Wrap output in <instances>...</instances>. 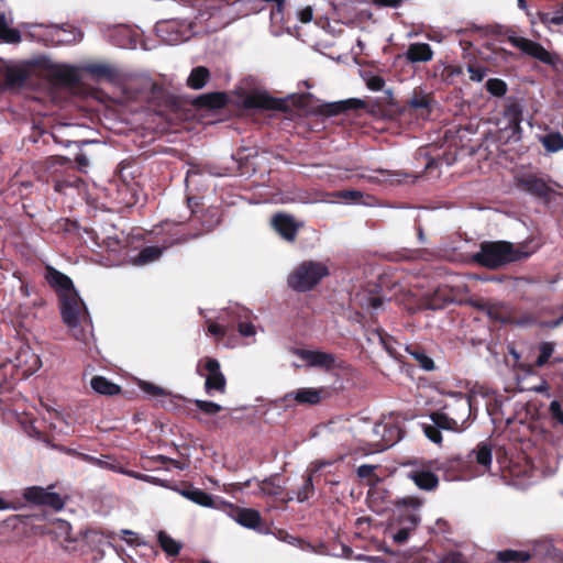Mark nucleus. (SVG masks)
<instances>
[{
  "instance_id": "603ef678",
  "label": "nucleus",
  "mask_w": 563,
  "mask_h": 563,
  "mask_svg": "<svg viewBox=\"0 0 563 563\" xmlns=\"http://www.w3.org/2000/svg\"><path fill=\"white\" fill-rule=\"evenodd\" d=\"M139 386L142 391L152 397L170 396L169 391L150 382H141Z\"/></svg>"
},
{
  "instance_id": "e2e57ef3",
  "label": "nucleus",
  "mask_w": 563,
  "mask_h": 563,
  "mask_svg": "<svg viewBox=\"0 0 563 563\" xmlns=\"http://www.w3.org/2000/svg\"><path fill=\"white\" fill-rule=\"evenodd\" d=\"M396 505L397 506L402 505L406 507H410L412 509H418L422 505V500L417 497L408 496V497H404L400 500H398L396 503Z\"/></svg>"
},
{
  "instance_id": "ea45409f",
  "label": "nucleus",
  "mask_w": 563,
  "mask_h": 563,
  "mask_svg": "<svg viewBox=\"0 0 563 563\" xmlns=\"http://www.w3.org/2000/svg\"><path fill=\"white\" fill-rule=\"evenodd\" d=\"M486 90L493 97H504L508 90L507 82L500 78H489L485 84Z\"/></svg>"
},
{
  "instance_id": "a19ab883",
  "label": "nucleus",
  "mask_w": 563,
  "mask_h": 563,
  "mask_svg": "<svg viewBox=\"0 0 563 563\" xmlns=\"http://www.w3.org/2000/svg\"><path fill=\"white\" fill-rule=\"evenodd\" d=\"M410 355L418 363V365L424 371H433L434 362L433 360L420 347H416L410 351Z\"/></svg>"
},
{
  "instance_id": "052dcab7",
  "label": "nucleus",
  "mask_w": 563,
  "mask_h": 563,
  "mask_svg": "<svg viewBox=\"0 0 563 563\" xmlns=\"http://www.w3.org/2000/svg\"><path fill=\"white\" fill-rule=\"evenodd\" d=\"M227 331H228V327L227 325H222V324H219L217 322H209L208 332L210 334H212L213 336H216V339L218 341L222 340L225 336Z\"/></svg>"
},
{
  "instance_id": "5fc2aeb1",
  "label": "nucleus",
  "mask_w": 563,
  "mask_h": 563,
  "mask_svg": "<svg viewBox=\"0 0 563 563\" xmlns=\"http://www.w3.org/2000/svg\"><path fill=\"white\" fill-rule=\"evenodd\" d=\"M334 196L349 202L358 203L363 198V192L355 189H344L336 191Z\"/></svg>"
},
{
  "instance_id": "20e7f679",
  "label": "nucleus",
  "mask_w": 563,
  "mask_h": 563,
  "mask_svg": "<svg viewBox=\"0 0 563 563\" xmlns=\"http://www.w3.org/2000/svg\"><path fill=\"white\" fill-rule=\"evenodd\" d=\"M328 275L329 268L325 264L305 261L289 274L287 284L297 292H307L313 289Z\"/></svg>"
},
{
  "instance_id": "9b49d317",
  "label": "nucleus",
  "mask_w": 563,
  "mask_h": 563,
  "mask_svg": "<svg viewBox=\"0 0 563 563\" xmlns=\"http://www.w3.org/2000/svg\"><path fill=\"white\" fill-rule=\"evenodd\" d=\"M331 396L328 387H301L294 391L287 393L283 397V401L287 407L291 406H317Z\"/></svg>"
},
{
  "instance_id": "4468645a",
  "label": "nucleus",
  "mask_w": 563,
  "mask_h": 563,
  "mask_svg": "<svg viewBox=\"0 0 563 563\" xmlns=\"http://www.w3.org/2000/svg\"><path fill=\"white\" fill-rule=\"evenodd\" d=\"M44 278L47 285L57 294L58 298L76 291L73 280L51 265L45 266Z\"/></svg>"
},
{
  "instance_id": "4be33fe9",
  "label": "nucleus",
  "mask_w": 563,
  "mask_h": 563,
  "mask_svg": "<svg viewBox=\"0 0 563 563\" xmlns=\"http://www.w3.org/2000/svg\"><path fill=\"white\" fill-rule=\"evenodd\" d=\"M365 108V101L361 99H347L344 101L324 103L320 107L319 112L321 114L332 117L340 113H344L349 110H358Z\"/></svg>"
},
{
  "instance_id": "58836bf2",
  "label": "nucleus",
  "mask_w": 563,
  "mask_h": 563,
  "mask_svg": "<svg viewBox=\"0 0 563 563\" xmlns=\"http://www.w3.org/2000/svg\"><path fill=\"white\" fill-rule=\"evenodd\" d=\"M541 143L545 151L555 153L563 150V135L560 132H550L542 136Z\"/></svg>"
},
{
  "instance_id": "f704fd0d",
  "label": "nucleus",
  "mask_w": 563,
  "mask_h": 563,
  "mask_svg": "<svg viewBox=\"0 0 563 563\" xmlns=\"http://www.w3.org/2000/svg\"><path fill=\"white\" fill-rule=\"evenodd\" d=\"M492 444L488 442H479L473 453L475 454L476 462L485 467L489 468L492 464Z\"/></svg>"
},
{
  "instance_id": "0e129e2a",
  "label": "nucleus",
  "mask_w": 563,
  "mask_h": 563,
  "mask_svg": "<svg viewBox=\"0 0 563 563\" xmlns=\"http://www.w3.org/2000/svg\"><path fill=\"white\" fill-rule=\"evenodd\" d=\"M505 129L510 131L509 139H512L515 141H519L521 139V122H518V125H516L515 123L507 122Z\"/></svg>"
},
{
  "instance_id": "cd10ccee",
  "label": "nucleus",
  "mask_w": 563,
  "mask_h": 563,
  "mask_svg": "<svg viewBox=\"0 0 563 563\" xmlns=\"http://www.w3.org/2000/svg\"><path fill=\"white\" fill-rule=\"evenodd\" d=\"M504 117L507 122L515 123L518 125V122H522L523 120V108L520 101L517 98H508L504 108Z\"/></svg>"
},
{
  "instance_id": "5701e85b",
  "label": "nucleus",
  "mask_w": 563,
  "mask_h": 563,
  "mask_svg": "<svg viewBox=\"0 0 563 563\" xmlns=\"http://www.w3.org/2000/svg\"><path fill=\"white\" fill-rule=\"evenodd\" d=\"M408 477L422 490H434L439 485V477L430 470H411Z\"/></svg>"
},
{
  "instance_id": "f03ea898",
  "label": "nucleus",
  "mask_w": 563,
  "mask_h": 563,
  "mask_svg": "<svg viewBox=\"0 0 563 563\" xmlns=\"http://www.w3.org/2000/svg\"><path fill=\"white\" fill-rule=\"evenodd\" d=\"M310 97L309 93L299 96H289L287 98H276L269 96L266 91L254 90L249 92L243 99V107L245 109H258L265 111H279L284 113H291V107L302 109L307 106L306 100Z\"/></svg>"
},
{
  "instance_id": "c03bdc74",
  "label": "nucleus",
  "mask_w": 563,
  "mask_h": 563,
  "mask_svg": "<svg viewBox=\"0 0 563 563\" xmlns=\"http://www.w3.org/2000/svg\"><path fill=\"white\" fill-rule=\"evenodd\" d=\"M27 79V74L21 68L8 69L5 74V84L8 86H22Z\"/></svg>"
},
{
  "instance_id": "6e6d98bb",
  "label": "nucleus",
  "mask_w": 563,
  "mask_h": 563,
  "mask_svg": "<svg viewBox=\"0 0 563 563\" xmlns=\"http://www.w3.org/2000/svg\"><path fill=\"white\" fill-rule=\"evenodd\" d=\"M202 176H203V169L199 165L190 164V167L187 170L186 177H185V185H186V187L189 188V186L191 184H196L197 183L196 181L197 177H202Z\"/></svg>"
},
{
  "instance_id": "9d476101",
  "label": "nucleus",
  "mask_w": 563,
  "mask_h": 563,
  "mask_svg": "<svg viewBox=\"0 0 563 563\" xmlns=\"http://www.w3.org/2000/svg\"><path fill=\"white\" fill-rule=\"evenodd\" d=\"M516 186L521 191L549 203L552 196L555 194L554 189L541 177L536 174L526 173L516 177Z\"/></svg>"
},
{
  "instance_id": "4c0bfd02",
  "label": "nucleus",
  "mask_w": 563,
  "mask_h": 563,
  "mask_svg": "<svg viewBox=\"0 0 563 563\" xmlns=\"http://www.w3.org/2000/svg\"><path fill=\"white\" fill-rule=\"evenodd\" d=\"M87 71L97 78H107L113 80L117 77V70L107 64H90L87 66Z\"/></svg>"
},
{
  "instance_id": "774afa93",
  "label": "nucleus",
  "mask_w": 563,
  "mask_h": 563,
  "mask_svg": "<svg viewBox=\"0 0 563 563\" xmlns=\"http://www.w3.org/2000/svg\"><path fill=\"white\" fill-rule=\"evenodd\" d=\"M30 358L32 361V364L30 365V367L24 371V373L29 374V375L35 373L41 366V360L37 355L30 354Z\"/></svg>"
},
{
  "instance_id": "7c9ffc66",
  "label": "nucleus",
  "mask_w": 563,
  "mask_h": 563,
  "mask_svg": "<svg viewBox=\"0 0 563 563\" xmlns=\"http://www.w3.org/2000/svg\"><path fill=\"white\" fill-rule=\"evenodd\" d=\"M210 78V71L205 66L194 68L187 79V86L191 89H201L206 86Z\"/></svg>"
},
{
  "instance_id": "412c9836",
  "label": "nucleus",
  "mask_w": 563,
  "mask_h": 563,
  "mask_svg": "<svg viewBox=\"0 0 563 563\" xmlns=\"http://www.w3.org/2000/svg\"><path fill=\"white\" fill-rule=\"evenodd\" d=\"M434 52L428 43H410L404 54L405 59L411 64L428 63L432 60Z\"/></svg>"
},
{
  "instance_id": "2eb2a0df",
  "label": "nucleus",
  "mask_w": 563,
  "mask_h": 563,
  "mask_svg": "<svg viewBox=\"0 0 563 563\" xmlns=\"http://www.w3.org/2000/svg\"><path fill=\"white\" fill-rule=\"evenodd\" d=\"M47 73L52 80L63 86L74 87L80 81L78 71L68 65L51 64Z\"/></svg>"
},
{
  "instance_id": "aec40b11",
  "label": "nucleus",
  "mask_w": 563,
  "mask_h": 563,
  "mask_svg": "<svg viewBox=\"0 0 563 563\" xmlns=\"http://www.w3.org/2000/svg\"><path fill=\"white\" fill-rule=\"evenodd\" d=\"M52 184L56 192L65 194L68 188H79L80 184H82V179L74 169L66 172L56 169L52 176Z\"/></svg>"
},
{
  "instance_id": "8fccbe9b",
  "label": "nucleus",
  "mask_w": 563,
  "mask_h": 563,
  "mask_svg": "<svg viewBox=\"0 0 563 563\" xmlns=\"http://www.w3.org/2000/svg\"><path fill=\"white\" fill-rule=\"evenodd\" d=\"M192 402L201 412L208 416L217 415L222 410V407L213 401L196 399Z\"/></svg>"
},
{
  "instance_id": "39448f33",
  "label": "nucleus",
  "mask_w": 563,
  "mask_h": 563,
  "mask_svg": "<svg viewBox=\"0 0 563 563\" xmlns=\"http://www.w3.org/2000/svg\"><path fill=\"white\" fill-rule=\"evenodd\" d=\"M212 227H213L212 223L208 224L206 227L205 231H210L212 229ZM202 233H203V230L198 231L196 233H189L186 231V228L184 224H177L174 228V233L172 234L170 240H165L164 245L162 247L156 246V245L143 247L137 253V255L133 258V264L142 266V265H146L152 262H155L162 256L164 250H166L169 246H173L175 244L186 243L187 241H189L191 239H196V238L200 236Z\"/></svg>"
},
{
  "instance_id": "de8ad7c7",
  "label": "nucleus",
  "mask_w": 563,
  "mask_h": 563,
  "mask_svg": "<svg viewBox=\"0 0 563 563\" xmlns=\"http://www.w3.org/2000/svg\"><path fill=\"white\" fill-rule=\"evenodd\" d=\"M424 108H429V98L422 93H415L413 97L404 106L405 110H418Z\"/></svg>"
},
{
  "instance_id": "3c124183",
  "label": "nucleus",
  "mask_w": 563,
  "mask_h": 563,
  "mask_svg": "<svg viewBox=\"0 0 563 563\" xmlns=\"http://www.w3.org/2000/svg\"><path fill=\"white\" fill-rule=\"evenodd\" d=\"M314 490L313 482H312V474H308L303 478V485L297 493V499L300 503H303L310 498Z\"/></svg>"
},
{
  "instance_id": "c756f323",
  "label": "nucleus",
  "mask_w": 563,
  "mask_h": 563,
  "mask_svg": "<svg viewBox=\"0 0 563 563\" xmlns=\"http://www.w3.org/2000/svg\"><path fill=\"white\" fill-rule=\"evenodd\" d=\"M430 419L440 430L455 431L459 432L462 429L457 426L456 419L448 415L445 410L432 412Z\"/></svg>"
},
{
  "instance_id": "09e8293b",
  "label": "nucleus",
  "mask_w": 563,
  "mask_h": 563,
  "mask_svg": "<svg viewBox=\"0 0 563 563\" xmlns=\"http://www.w3.org/2000/svg\"><path fill=\"white\" fill-rule=\"evenodd\" d=\"M60 31L63 32V36L57 33V42L60 44H71L82 38V32L78 29L71 27L69 31L62 29Z\"/></svg>"
},
{
  "instance_id": "69168bd1",
  "label": "nucleus",
  "mask_w": 563,
  "mask_h": 563,
  "mask_svg": "<svg viewBox=\"0 0 563 563\" xmlns=\"http://www.w3.org/2000/svg\"><path fill=\"white\" fill-rule=\"evenodd\" d=\"M238 331L243 336H252L255 334V327L251 322H239Z\"/></svg>"
},
{
  "instance_id": "79ce46f5",
  "label": "nucleus",
  "mask_w": 563,
  "mask_h": 563,
  "mask_svg": "<svg viewBox=\"0 0 563 563\" xmlns=\"http://www.w3.org/2000/svg\"><path fill=\"white\" fill-rule=\"evenodd\" d=\"M260 489L264 495L274 497L282 495L284 490V488L276 483V476H271L260 482Z\"/></svg>"
},
{
  "instance_id": "37998d69",
  "label": "nucleus",
  "mask_w": 563,
  "mask_h": 563,
  "mask_svg": "<svg viewBox=\"0 0 563 563\" xmlns=\"http://www.w3.org/2000/svg\"><path fill=\"white\" fill-rule=\"evenodd\" d=\"M189 500L202 507H213L214 505L212 495L196 487H192Z\"/></svg>"
},
{
  "instance_id": "0eeeda50",
  "label": "nucleus",
  "mask_w": 563,
  "mask_h": 563,
  "mask_svg": "<svg viewBox=\"0 0 563 563\" xmlns=\"http://www.w3.org/2000/svg\"><path fill=\"white\" fill-rule=\"evenodd\" d=\"M504 34L512 46L519 48L522 53L538 59L539 62L549 66H555L559 62V56L547 51L540 43L517 36L516 32L510 29L506 30Z\"/></svg>"
},
{
  "instance_id": "393cba45",
  "label": "nucleus",
  "mask_w": 563,
  "mask_h": 563,
  "mask_svg": "<svg viewBox=\"0 0 563 563\" xmlns=\"http://www.w3.org/2000/svg\"><path fill=\"white\" fill-rule=\"evenodd\" d=\"M477 307L485 311L487 316L501 323H508L511 320L510 310L507 305L503 302H482Z\"/></svg>"
},
{
  "instance_id": "338daca9",
  "label": "nucleus",
  "mask_w": 563,
  "mask_h": 563,
  "mask_svg": "<svg viewBox=\"0 0 563 563\" xmlns=\"http://www.w3.org/2000/svg\"><path fill=\"white\" fill-rule=\"evenodd\" d=\"M375 467L373 465L363 464L357 467V475L361 478H368L374 474Z\"/></svg>"
},
{
  "instance_id": "13d9d810",
  "label": "nucleus",
  "mask_w": 563,
  "mask_h": 563,
  "mask_svg": "<svg viewBox=\"0 0 563 563\" xmlns=\"http://www.w3.org/2000/svg\"><path fill=\"white\" fill-rule=\"evenodd\" d=\"M366 86L372 91H380L385 87V79L378 75H371L366 79Z\"/></svg>"
},
{
  "instance_id": "72a5a7b5",
  "label": "nucleus",
  "mask_w": 563,
  "mask_h": 563,
  "mask_svg": "<svg viewBox=\"0 0 563 563\" xmlns=\"http://www.w3.org/2000/svg\"><path fill=\"white\" fill-rule=\"evenodd\" d=\"M496 559L501 563L528 562L531 559V554L527 551L507 549L497 552Z\"/></svg>"
},
{
  "instance_id": "1a4fd4ad",
  "label": "nucleus",
  "mask_w": 563,
  "mask_h": 563,
  "mask_svg": "<svg viewBox=\"0 0 563 563\" xmlns=\"http://www.w3.org/2000/svg\"><path fill=\"white\" fill-rule=\"evenodd\" d=\"M157 36L169 45L188 41L192 35L191 24L180 20H167L156 24Z\"/></svg>"
},
{
  "instance_id": "680f3d73",
  "label": "nucleus",
  "mask_w": 563,
  "mask_h": 563,
  "mask_svg": "<svg viewBox=\"0 0 563 563\" xmlns=\"http://www.w3.org/2000/svg\"><path fill=\"white\" fill-rule=\"evenodd\" d=\"M446 288H438L434 291L433 298L430 303L431 308L437 309L442 307V305L438 302V299H442L443 303L452 300L446 296Z\"/></svg>"
},
{
  "instance_id": "f257e3e1",
  "label": "nucleus",
  "mask_w": 563,
  "mask_h": 563,
  "mask_svg": "<svg viewBox=\"0 0 563 563\" xmlns=\"http://www.w3.org/2000/svg\"><path fill=\"white\" fill-rule=\"evenodd\" d=\"M529 256L530 253L525 251L523 246H515L507 241H484L479 244V251L473 254L472 260L482 267L498 269Z\"/></svg>"
},
{
  "instance_id": "49530a36",
  "label": "nucleus",
  "mask_w": 563,
  "mask_h": 563,
  "mask_svg": "<svg viewBox=\"0 0 563 563\" xmlns=\"http://www.w3.org/2000/svg\"><path fill=\"white\" fill-rule=\"evenodd\" d=\"M467 71L472 81L481 82L487 76L488 68L476 63H468Z\"/></svg>"
},
{
  "instance_id": "e433bc0d",
  "label": "nucleus",
  "mask_w": 563,
  "mask_h": 563,
  "mask_svg": "<svg viewBox=\"0 0 563 563\" xmlns=\"http://www.w3.org/2000/svg\"><path fill=\"white\" fill-rule=\"evenodd\" d=\"M158 543L162 550L170 555L176 556L179 554L181 545L176 540H174L170 536H168L165 531H159L157 536Z\"/></svg>"
},
{
  "instance_id": "bf43d9fd",
  "label": "nucleus",
  "mask_w": 563,
  "mask_h": 563,
  "mask_svg": "<svg viewBox=\"0 0 563 563\" xmlns=\"http://www.w3.org/2000/svg\"><path fill=\"white\" fill-rule=\"evenodd\" d=\"M440 563H467V561L461 552L450 551L442 556Z\"/></svg>"
},
{
  "instance_id": "6e6552de",
  "label": "nucleus",
  "mask_w": 563,
  "mask_h": 563,
  "mask_svg": "<svg viewBox=\"0 0 563 563\" xmlns=\"http://www.w3.org/2000/svg\"><path fill=\"white\" fill-rule=\"evenodd\" d=\"M426 76L435 85L456 86L463 81L464 69L459 64L446 63L443 59L437 60L427 69Z\"/></svg>"
},
{
  "instance_id": "6ab92c4d",
  "label": "nucleus",
  "mask_w": 563,
  "mask_h": 563,
  "mask_svg": "<svg viewBox=\"0 0 563 563\" xmlns=\"http://www.w3.org/2000/svg\"><path fill=\"white\" fill-rule=\"evenodd\" d=\"M232 517L238 523L247 529L261 530L263 526L260 511L253 508L235 507L232 511Z\"/></svg>"
},
{
  "instance_id": "a878e982",
  "label": "nucleus",
  "mask_w": 563,
  "mask_h": 563,
  "mask_svg": "<svg viewBox=\"0 0 563 563\" xmlns=\"http://www.w3.org/2000/svg\"><path fill=\"white\" fill-rule=\"evenodd\" d=\"M375 431L382 433L385 446H393L404 437V430L395 423L377 424Z\"/></svg>"
},
{
  "instance_id": "7ed1b4c3",
  "label": "nucleus",
  "mask_w": 563,
  "mask_h": 563,
  "mask_svg": "<svg viewBox=\"0 0 563 563\" xmlns=\"http://www.w3.org/2000/svg\"><path fill=\"white\" fill-rule=\"evenodd\" d=\"M59 299V309L63 322L73 331L76 340L86 342L87 331L81 328V322L87 321L88 310L78 291H73Z\"/></svg>"
},
{
  "instance_id": "f3484780",
  "label": "nucleus",
  "mask_w": 563,
  "mask_h": 563,
  "mask_svg": "<svg viewBox=\"0 0 563 563\" xmlns=\"http://www.w3.org/2000/svg\"><path fill=\"white\" fill-rule=\"evenodd\" d=\"M272 224L280 236L288 242L296 240L300 228V224L297 223L291 216L285 213L275 214L272 219Z\"/></svg>"
},
{
  "instance_id": "ddd939ff",
  "label": "nucleus",
  "mask_w": 563,
  "mask_h": 563,
  "mask_svg": "<svg viewBox=\"0 0 563 563\" xmlns=\"http://www.w3.org/2000/svg\"><path fill=\"white\" fill-rule=\"evenodd\" d=\"M298 356L306 361L309 366L320 367L325 371H331L335 367L344 368V362L336 363L333 354L322 351L299 350Z\"/></svg>"
},
{
  "instance_id": "423d86ee",
  "label": "nucleus",
  "mask_w": 563,
  "mask_h": 563,
  "mask_svg": "<svg viewBox=\"0 0 563 563\" xmlns=\"http://www.w3.org/2000/svg\"><path fill=\"white\" fill-rule=\"evenodd\" d=\"M197 373L206 376L205 390L208 395L214 393L225 394L227 378L221 372V365L217 358L206 356L198 362Z\"/></svg>"
},
{
  "instance_id": "a211bd4d",
  "label": "nucleus",
  "mask_w": 563,
  "mask_h": 563,
  "mask_svg": "<svg viewBox=\"0 0 563 563\" xmlns=\"http://www.w3.org/2000/svg\"><path fill=\"white\" fill-rule=\"evenodd\" d=\"M434 467L442 471L448 481L460 479L466 471L467 462L460 456H452L443 462H434Z\"/></svg>"
},
{
  "instance_id": "c85d7f7f",
  "label": "nucleus",
  "mask_w": 563,
  "mask_h": 563,
  "mask_svg": "<svg viewBox=\"0 0 563 563\" xmlns=\"http://www.w3.org/2000/svg\"><path fill=\"white\" fill-rule=\"evenodd\" d=\"M402 522H406L408 523V526L406 527H402L400 528L395 534H394V541L398 544H401V543H405L409 536H410V532L412 530L416 529V527L419 525L420 522V517L418 514L416 512H412V514H409L407 515L404 519H402Z\"/></svg>"
},
{
  "instance_id": "b1692460",
  "label": "nucleus",
  "mask_w": 563,
  "mask_h": 563,
  "mask_svg": "<svg viewBox=\"0 0 563 563\" xmlns=\"http://www.w3.org/2000/svg\"><path fill=\"white\" fill-rule=\"evenodd\" d=\"M229 98L225 92H209L198 96L194 104L201 109L219 110L227 107Z\"/></svg>"
},
{
  "instance_id": "864d4df0",
  "label": "nucleus",
  "mask_w": 563,
  "mask_h": 563,
  "mask_svg": "<svg viewBox=\"0 0 563 563\" xmlns=\"http://www.w3.org/2000/svg\"><path fill=\"white\" fill-rule=\"evenodd\" d=\"M0 37L7 42L16 43L20 41L21 35L18 30L7 27L4 20L0 18Z\"/></svg>"
},
{
  "instance_id": "2f4dec72",
  "label": "nucleus",
  "mask_w": 563,
  "mask_h": 563,
  "mask_svg": "<svg viewBox=\"0 0 563 563\" xmlns=\"http://www.w3.org/2000/svg\"><path fill=\"white\" fill-rule=\"evenodd\" d=\"M48 533L54 534L57 539L73 542L76 539L71 537V526L68 521L58 519L52 523Z\"/></svg>"
},
{
  "instance_id": "dca6fc26",
  "label": "nucleus",
  "mask_w": 563,
  "mask_h": 563,
  "mask_svg": "<svg viewBox=\"0 0 563 563\" xmlns=\"http://www.w3.org/2000/svg\"><path fill=\"white\" fill-rule=\"evenodd\" d=\"M471 408V398L467 396H460L452 402L446 404L443 407V410H445L448 415L452 416L453 419H456L457 426L462 429L470 419Z\"/></svg>"
},
{
  "instance_id": "a18cd8bd",
  "label": "nucleus",
  "mask_w": 563,
  "mask_h": 563,
  "mask_svg": "<svg viewBox=\"0 0 563 563\" xmlns=\"http://www.w3.org/2000/svg\"><path fill=\"white\" fill-rule=\"evenodd\" d=\"M549 415L552 427L563 429V409L559 400H552L550 402Z\"/></svg>"
},
{
  "instance_id": "c9c22d12",
  "label": "nucleus",
  "mask_w": 563,
  "mask_h": 563,
  "mask_svg": "<svg viewBox=\"0 0 563 563\" xmlns=\"http://www.w3.org/2000/svg\"><path fill=\"white\" fill-rule=\"evenodd\" d=\"M117 176L128 190H133L135 165L122 162L118 167Z\"/></svg>"
},
{
  "instance_id": "4d7b16f0",
  "label": "nucleus",
  "mask_w": 563,
  "mask_h": 563,
  "mask_svg": "<svg viewBox=\"0 0 563 563\" xmlns=\"http://www.w3.org/2000/svg\"><path fill=\"white\" fill-rule=\"evenodd\" d=\"M423 432L430 441H432L433 443H437V444H441V442H442L441 430L434 423L426 424L423 427Z\"/></svg>"
},
{
  "instance_id": "f8f14e48",
  "label": "nucleus",
  "mask_w": 563,
  "mask_h": 563,
  "mask_svg": "<svg viewBox=\"0 0 563 563\" xmlns=\"http://www.w3.org/2000/svg\"><path fill=\"white\" fill-rule=\"evenodd\" d=\"M24 499L37 506H46L54 510H60L65 506V500L59 494L49 492L46 488L40 486H31L24 489Z\"/></svg>"
},
{
  "instance_id": "473e14b6",
  "label": "nucleus",
  "mask_w": 563,
  "mask_h": 563,
  "mask_svg": "<svg viewBox=\"0 0 563 563\" xmlns=\"http://www.w3.org/2000/svg\"><path fill=\"white\" fill-rule=\"evenodd\" d=\"M554 352V345L551 342H542L539 345V355L533 364L527 366L528 372H533L534 367L540 368L548 364Z\"/></svg>"
},
{
  "instance_id": "bb28decb",
  "label": "nucleus",
  "mask_w": 563,
  "mask_h": 563,
  "mask_svg": "<svg viewBox=\"0 0 563 563\" xmlns=\"http://www.w3.org/2000/svg\"><path fill=\"white\" fill-rule=\"evenodd\" d=\"M90 386L96 393L104 396H114L121 393L119 385L100 375L91 378Z\"/></svg>"
}]
</instances>
